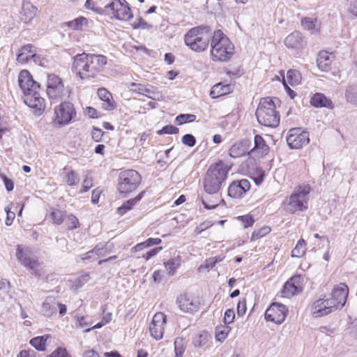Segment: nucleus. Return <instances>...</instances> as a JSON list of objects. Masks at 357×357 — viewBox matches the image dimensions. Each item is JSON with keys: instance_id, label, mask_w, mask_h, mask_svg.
<instances>
[{"instance_id": "1", "label": "nucleus", "mask_w": 357, "mask_h": 357, "mask_svg": "<svg viewBox=\"0 0 357 357\" xmlns=\"http://www.w3.org/2000/svg\"><path fill=\"white\" fill-rule=\"evenodd\" d=\"M107 63L105 56L82 53L74 57L73 67L77 75L85 79L96 77L103 71Z\"/></svg>"}, {"instance_id": "2", "label": "nucleus", "mask_w": 357, "mask_h": 357, "mask_svg": "<svg viewBox=\"0 0 357 357\" xmlns=\"http://www.w3.org/2000/svg\"><path fill=\"white\" fill-rule=\"evenodd\" d=\"M18 82L24 95L25 104L35 109L37 115H40L45 109V100L38 92L39 84L33 79L30 73L26 70L20 73Z\"/></svg>"}, {"instance_id": "3", "label": "nucleus", "mask_w": 357, "mask_h": 357, "mask_svg": "<svg viewBox=\"0 0 357 357\" xmlns=\"http://www.w3.org/2000/svg\"><path fill=\"white\" fill-rule=\"evenodd\" d=\"M230 169L231 167L222 160L211 165L203 179V186L206 193L218 195L225 184Z\"/></svg>"}, {"instance_id": "4", "label": "nucleus", "mask_w": 357, "mask_h": 357, "mask_svg": "<svg viewBox=\"0 0 357 357\" xmlns=\"http://www.w3.org/2000/svg\"><path fill=\"white\" fill-rule=\"evenodd\" d=\"M211 58L215 62H227L234 54V45L220 29L213 33Z\"/></svg>"}, {"instance_id": "5", "label": "nucleus", "mask_w": 357, "mask_h": 357, "mask_svg": "<svg viewBox=\"0 0 357 357\" xmlns=\"http://www.w3.org/2000/svg\"><path fill=\"white\" fill-rule=\"evenodd\" d=\"M213 33L209 26H199L190 29L184 36V42L191 50L202 52L211 42Z\"/></svg>"}, {"instance_id": "6", "label": "nucleus", "mask_w": 357, "mask_h": 357, "mask_svg": "<svg viewBox=\"0 0 357 357\" xmlns=\"http://www.w3.org/2000/svg\"><path fill=\"white\" fill-rule=\"evenodd\" d=\"M259 124L268 127L276 128L280 123V114L276 110V106L272 98H262L255 113Z\"/></svg>"}, {"instance_id": "7", "label": "nucleus", "mask_w": 357, "mask_h": 357, "mask_svg": "<svg viewBox=\"0 0 357 357\" xmlns=\"http://www.w3.org/2000/svg\"><path fill=\"white\" fill-rule=\"evenodd\" d=\"M310 192V188L308 185L299 186L296 188L291 195L287 199L286 210L291 213L298 211H305L307 208Z\"/></svg>"}, {"instance_id": "8", "label": "nucleus", "mask_w": 357, "mask_h": 357, "mask_svg": "<svg viewBox=\"0 0 357 357\" xmlns=\"http://www.w3.org/2000/svg\"><path fill=\"white\" fill-rule=\"evenodd\" d=\"M74 105L70 102H62L54 107V118L52 121L54 127L61 128L68 125L76 117Z\"/></svg>"}, {"instance_id": "9", "label": "nucleus", "mask_w": 357, "mask_h": 357, "mask_svg": "<svg viewBox=\"0 0 357 357\" xmlns=\"http://www.w3.org/2000/svg\"><path fill=\"white\" fill-rule=\"evenodd\" d=\"M141 182V176L134 169H126L119 176L118 190L121 194H128L135 190Z\"/></svg>"}, {"instance_id": "10", "label": "nucleus", "mask_w": 357, "mask_h": 357, "mask_svg": "<svg viewBox=\"0 0 357 357\" xmlns=\"http://www.w3.org/2000/svg\"><path fill=\"white\" fill-rule=\"evenodd\" d=\"M102 9L104 13L119 20L126 21L132 17L130 8L125 0H112Z\"/></svg>"}, {"instance_id": "11", "label": "nucleus", "mask_w": 357, "mask_h": 357, "mask_svg": "<svg viewBox=\"0 0 357 357\" xmlns=\"http://www.w3.org/2000/svg\"><path fill=\"white\" fill-rule=\"evenodd\" d=\"M47 94L50 99H62L68 94L62 80L57 75L52 74L47 76Z\"/></svg>"}, {"instance_id": "12", "label": "nucleus", "mask_w": 357, "mask_h": 357, "mask_svg": "<svg viewBox=\"0 0 357 357\" xmlns=\"http://www.w3.org/2000/svg\"><path fill=\"white\" fill-rule=\"evenodd\" d=\"M287 143L291 149H299L310 142L309 134L300 128H291L287 136Z\"/></svg>"}, {"instance_id": "13", "label": "nucleus", "mask_w": 357, "mask_h": 357, "mask_svg": "<svg viewBox=\"0 0 357 357\" xmlns=\"http://www.w3.org/2000/svg\"><path fill=\"white\" fill-rule=\"evenodd\" d=\"M349 288L344 283L335 286L328 298L335 310L341 309L346 303Z\"/></svg>"}, {"instance_id": "14", "label": "nucleus", "mask_w": 357, "mask_h": 357, "mask_svg": "<svg viewBox=\"0 0 357 357\" xmlns=\"http://www.w3.org/2000/svg\"><path fill=\"white\" fill-rule=\"evenodd\" d=\"M166 322L167 316L164 313L157 312L154 314L149 324V331L151 335L156 340L163 337Z\"/></svg>"}, {"instance_id": "15", "label": "nucleus", "mask_w": 357, "mask_h": 357, "mask_svg": "<svg viewBox=\"0 0 357 357\" xmlns=\"http://www.w3.org/2000/svg\"><path fill=\"white\" fill-rule=\"evenodd\" d=\"M58 310L59 314L63 315L66 312L67 307L66 305L58 302L54 296H47L42 304L41 312L45 317H51L56 314Z\"/></svg>"}, {"instance_id": "16", "label": "nucleus", "mask_w": 357, "mask_h": 357, "mask_svg": "<svg viewBox=\"0 0 357 357\" xmlns=\"http://www.w3.org/2000/svg\"><path fill=\"white\" fill-rule=\"evenodd\" d=\"M287 309L285 305L273 303L266 310L265 319L267 321H272L275 324L282 323L287 316Z\"/></svg>"}, {"instance_id": "17", "label": "nucleus", "mask_w": 357, "mask_h": 357, "mask_svg": "<svg viewBox=\"0 0 357 357\" xmlns=\"http://www.w3.org/2000/svg\"><path fill=\"white\" fill-rule=\"evenodd\" d=\"M16 255L18 261L31 270L34 271L39 266L37 258L29 248L18 246Z\"/></svg>"}, {"instance_id": "18", "label": "nucleus", "mask_w": 357, "mask_h": 357, "mask_svg": "<svg viewBox=\"0 0 357 357\" xmlns=\"http://www.w3.org/2000/svg\"><path fill=\"white\" fill-rule=\"evenodd\" d=\"M303 289V279L300 275H295L287 281L281 291V296L284 298H291L301 292Z\"/></svg>"}, {"instance_id": "19", "label": "nucleus", "mask_w": 357, "mask_h": 357, "mask_svg": "<svg viewBox=\"0 0 357 357\" xmlns=\"http://www.w3.org/2000/svg\"><path fill=\"white\" fill-rule=\"evenodd\" d=\"M250 189V183L248 179H241L233 181L229 186L227 194L234 199L243 197Z\"/></svg>"}, {"instance_id": "20", "label": "nucleus", "mask_w": 357, "mask_h": 357, "mask_svg": "<svg viewBox=\"0 0 357 357\" xmlns=\"http://www.w3.org/2000/svg\"><path fill=\"white\" fill-rule=\"evenodd\" d=\"M335 311L328 298H319L315 301L311 307V312L314 317L326 316Z\"/></svg>"}, {"instance_id": "21", "label": "nucleus", "mask_w": 357, "mask_h": 357, "mask_svg": "<svg viewBox=\"0 0 357 357\" xmlns=\"http://www.w3.org/2000/svg\"><path fill=\"white\" fill-rule=\"evenodd\" d=\"M177 303L180 309L185 312H193L199 307L197 298L186 294L178 296Z\"/></svg>"}, {"instance_id": "22", "label": "nucleus", "mask_w": 357, "mask_h": 357, "mask_svg": "<svg viewBox=\"0 0 357 357\" xmlns=\"http://www.w3.org/2000/svg\"><path fill=\"white\" fill-rule=\"evenodd\" d=\"M250 142L243 139L234 143L229 149V155L233 158H237L250 153Z\"/></svg>"}, {"instance_id": "23", "label": "nucleus", "mask_w": 357, "mask_h": 357, "mask_svg": "<svg viewBox=\"0 0 357 357\" xmlns=\"http://www.w3.org/2000/svg\"><path fill=\"white\" fill-rule=\"evenodd\" d=\"M284 44L289 48L300 49L304 47L305 42L302 34L298 31H294L286 37Z\"/></svg>"}, {"instance_id": "24", "label": "nucleus", "mask_w": 357, "mask_h": 357, "mask_svg": "<svg viewBox=\"0 0 357 357\" xmlns=\"http://www.w3.org/2000/svg\"><path fill=\"white\" fill-rule=\"evenodd\" d=\"M38 8L29 2L23 3L20 12V19L24 23H29L36 17Z\"/></svg>"}, {"instance_id": "25", "label": "nucleus", "mask_w": 357, "mask_h": 357, "mask_svg": "<svg viewBox=\"0 0 357 357\" xmlns=\"http://www.w3.org/2000/svg\"><path fill=\"white\" fill-rule=\"evenodd\" d=\"M99 98L103 101L102 107L105 110H113L115 109V102L112 94L105 88H100L98 90Z\"/></svg>"}, {"instance_id": "26", "label": "nucleus", "mask_w": 357, "mask_h": 357, "mask_svg": "<svg viewBox=\"0 0 357 357\" xmlns=\"http://www.w3.org/2000/svg\"><path fill=\"white\" fill-rule=\"evenodd\" d=\"M310 103L317 108L326 107L332 109L333 107V102L328 98L324 94L317 93L310 99Z\"/></svg>"}, {"instance_id": "27", "label": "nucleus", "mask_w": 357, "mask_h": 357, "mask_svg": "<svg viewBox=\"0 0 357 357\" xmlns=\"http://www.w3.org/2000/svg\"><path fill=\"white\" fill-rule=\"evenodd\" d=\"M317 63L321 70L327 72L330 70L332 63V56L327 52H321L317 59Z\"/></svg>"}, {"instance_id": "28", "label": "nucleus", "mask_w": 357, "mask_h": 357, "mask_svg": "<svg viewBox=\"0 0 357 357\" xmlns=\"http://www.w3.org/2000/svg\"><path fill=\"white\" fill-rule=\"evenodd\" d=\"M144 194V192H142L135 198L130 199L125 202L120 207L117 208V213L120 215H123L128 211H130L133 208V206L141 200Z\"/></svg>"}, {"instance_id": "29", "label": "nucleus", "mask_w": 357, "mask_h": 357, "mask_svg": "<svg viewBox=\"0 0 357 357\" xmlns=\"http://www.w3.org/2000/svg\"><path fill=\"white\" fill-rule=\"evenodd\" d=\"M231 86L229 84H222L218 83L215 84L210 92V96L212 98H217L231 92Z\"/></svg>"}, {"instance_id": "30", "label": "nucleus", "mask_w": 357, "mask_h": 357, "mask_svg": "<svg viewBox=\"0 0 357 357\" xmlns=\"http://www.w3.org/2000/svg\"><path fill=\"white\" fill-rule=\"evenodd\" d=\"M104 245L99 244L97 245L93 250L87 252L82 255V260H86L89 259H96L100 256H103Z\"/></svg>"}, {"instance_id": "31", "label": "nucleus", "mask_w": 357, "mask_h": 357, "mask_svg": "<svg viewBox=\"0 0 357 357\" xmlns=\"http://www.w3.org/2000/svg\"><path fill=\"white\" fill-rule=\"evenodd\" d=\"M88 20L84 17H79L73 20L66 22L63 24L73 30H82L84 25H86Z\"/></svg>"}, {"instance_id": "32", "label": "nucleus", "mask_w": 357, "mask_h": 357, "mask_svg": "<svg viewBox=\"0 0 357 357\" xmlns=\"http://www.w3.org/2000/svg\"><path fill=\"white\" fill-rule=\"evenodd\" d=\"M164 264L168 275L172 276L174 275L176 269L180 266L181 260L179 257H174L169 259L167 261L165 262Z\"/></svg>"}, {"instance_id": "33", "label": "nucleus", "mask_w": 357, "mask_h": 357, "mask_svg": "<svg viewBox=\"0 0 357 357\" xmlns=\"http://www.w3.org/2000/svg\"><path fill=\"white\" fill-rule=\"evenodd\" d=\"M255 146L250 151H259L261 153H266L268 151V146L266 144V142L261 135H257L254 139Z\"/></svg>"}, {"instance_id": "34", "label": "nucleus", "mask_w": 357, "mask_h": 357, "mask_svg": "<svg viewBox=\"0 0 357 357\" xmlns=\"http://www.w3.org/2000/svg\"><path fill=\"white\" fill-rule=\"evenodd\" d=\"M306 245L307 244L305 240L300 239L297 242L295 248L292 250L291 257L298 258L302 257L306 252Z\"/></svg>"}, {"instance_id": "35", "label": "nucleus", "mask_w": 357, "mask_h": 357, "mask_svg": "<svg viewBox=\"0 0 357 357\" xmlns=\"http://www.w3.org/2000/svg\"><path fill=\"white\" fill-rule=\"evenodd\" d=\"M161 242H162V240L160 238H149L147 240H146L145 241L137 244L133 248V249H135V250L136 252H137V251H140V250H143L144 248H149V247H151V246H153V245H158Z\"/></svg>"}, {"instance_id": "36", "label": "nucleus", "mask_w": 357, "mask_h": 357, "mask_svg": "<svg viewBox=\"0 0 357 357\" xmlns=\"http://www.w3.org/2000/svg\"><path fill=\"white\" fill-rule=\"evenodd\" d=\"M49 335L38 336L30 340V344L36 349L38 351H44L45 349V343Z\"/></svg>"}, {"instance_id": "37", "label": "nucleus", "mask_w": 357, "mask_h": 357, "mask_svg": "<svg viewBox=\"0 0 357 357\" xmlns=\"http://www.w3.org/2000/svg\"><path fill=\"white\" fill-rule=\"evenodd\" d=\"M345 98L348 102L357 107V87L348 86L345 92Z\"/></svg>"}, {"instance_id": "38", "label": "nucleus", "mask_w": 357, "mask_h": 357, "mask_svg": "<svg viewBox=\"0 0 357 357\" xmlns=\"http://www.w3.org/2000/svg\"><path fill=\"white\" fill-rule=\"evenodd\" d=\"M287 81L291 86L298 84L301 80V73L296 70H289L287 73Z\"/></svg>"}, {"instance_id": "39", "label": "nucleus", "mask_w": 357, "mask_h": 357, "mask_svg": "<svg viewBox=\"0 0 357 357\" xmlns=\"http://www.w3.org/2000/svg\"><path fill=\"white\" fill-rule=\"evenodd\" d=\"M301 24L305 29L308 31L318 29V21L316 18L304 17L301 20Z\"/></svg>"}, {"instance_id": "40", "label": "nucleus", "mask_w": 357, "mask_h": 357, "mask_svg": "<svg viewBox=\"0 0 357 357\" xmlns=\"http://www.w3.org/2000/svg\"><path fill=\"white\" fill-rule=\"evenodd\" d=\"M65 217V225L68 229L73 230L79 227V222L76 216L73 214H68Z\"/></svg>"}, {"instance_id": "41", "label": "nucleus", "mask_w": 357, "mask_h": 357, "mask_svg": "<svg viewBox=\"0 0 357 357\" xmlns=\"http://www.w3.org/2000/svg\"><path fill=\"white\" fill-rule=\"evenodd\" d=\"M230 329L227 326H217L215 328V338L218 341L223 342L227 337Z\"/></svg>"}, {"instance_id": "42", "label": "nucleus", "mask_w": 357, "mask_h": 357, "mask_svg": "<svg viewBox=\"0 0 357 357\" xmlns=\"http://www.w3.org/2000/svg\"><path fill=\"white\" fill-rule=\"evenodd\" d=\"M65 181L70 186H74L79 182V175L73 170L66 173L65 176Z\"/></svg>"}, {"instance_id": "43", "label": "nucleus", "mask_w": 357, "mask_h": 357, "mask_svg": "<svg viewBox=\"0 0 357 357\" xmlns=\"http://www.w3.org/2000/svg\"><path fill=\"white\" fill-rule=\"evenodd\" d=\"M66 213L60 210H54L50 213V218H52L53 223L57 225H60L64 221Z\"/></svg>"}, {"instance_id": "44", "label": "nucleus", "mask_w": 357, "mask_h": 357, "mask_svg": "<svg viewBox=\"0 0 357 357\" xmlns=\"http://www.w3.org/2000/svg\"><path fill=\"white\" fill-rule=\"evenodd\" d=\"M143 95L155 100H158L162 97L161 93L158 91H154L153 87L151 85L146 86L144 93Z\"/></svg>"}, {"instance_id": "45", "label": "nucleus", "mask_w": 357, "mask_h": 357, "mask_svg": "<svg viewBox=\"0 0 357 357\" xmlns=\"http://www.w3.org/2000/svg\"><path fill=\"white\" fill-rule=\"evenodd\" d=\"M196 119V115L191 114H181L176 118V121L178 125H181L185 123H190L195 121Z\"/></svg>"}, {"instance_id": "46", "label": "nucleus", "mask_w": 357, "mask_h": 357, "mask_svg": "<svg viewBox=\"0 0 357 357\" xmlns=\"http://www.w3.org/2000/svg\"><path fill=\"white\" fill-rule=\"evenodd\" d=\"M271 230V228L268 226H264L259 229H255L252 233V239L255 240L264 237L269 234Z\"/></svg>"}, {"instance_id": "47", "label": "nucleus", "mask_w": 357, "mask_h": 357, "mask_svg": "<svg viewBox=\"0 0 357 357\" xmlns=\"http://www.w3.org/2000/svg\"><path fill=\"white\" fill-rule=\"evenodd\" d=\"M347 10L348 13L357 18V0H347Z\"/></svg>"}, {"instance_id": "48", "label": "nucleus", "mask_w": 357, "mask_h": 357, "mask_svg": "<svg viewBox=\"0 0 357 357\" xmlns=\"http://www.w3.org/2000/svg\"><path fill=\"white\" fill-rule=\"evenodd\" d=\"M208 340L207 334H201L196 337L193 340V344L196 347H202L206 344Z\"/></svg>"}, {"instance_id": "49", "label": "nucleus", "mask_w": 357, "mask_h": 357, "mask_svg": "<svg viewBox=\"0 0 357 357\" xmlns=\"http://www.w3.org/2000/svg\"><path fill=\"white\" fill-rule=\"evenodd\" d=\"M20 51L23 52L24 54L29 56L30 59H33L36 56L35 47L31 44L24 45L20 49Z\"/></svg>"}, {"instance_id": "50", "label": "nucleus", "mask_w": 357, "mask_h": 357, "mask_svg": "<svg viewBox=\"0 0 357 357\" xmlns=\"http://www.w3.org/2000/svg\"><path fill=\"white\" fill-rule=\"evenodd\" d=\"M179 131L178 128L172 125H167L158 131V134H176Z\"/></svg>"}, {"instance_id": "51", "label": "nucleus", "mask_w": 357, "mask_h": 357, "mask_svg": "<svg viewBox=\"0 0 357 357\" xmlns=\"http://www.w3.org/2000/svg\"><path fill=\"white\" fill-rule=\"evenodd\" d=\"M182 142L185 145L192 147L196 144L195 137L191 134H185L182 137Z\"/></svg>"}, {"instance_id": "52", "label": "nucleus", "mask_w": 357, "mask_h": 357, "mask_svg": "<svg viewBox=\"0 0 357 357\" xmlns=\"http://www.w3.org/2000/svg\"><path fill=\"white\" fill-rule=\"evenodd\" d=\"M128 88L130 89V91L143 95L144 93L146 86L142 84L132 82L129 84Z\"/></svg>"}, {"instance_id": "53", "label": "nucleus", "mask_w": 357, "mask_h": 357, "mask_svg": "<svg viewBox=\"0 0 357 357\" xmlns=\"http://www.w3.org/2000/svg\"><path fill=\"white\" fill-rule=\"evenodd\" d=\"M238 218L242 222L245 228L252 226L255 222V220L251 215H242Z\"/></svg>"}, {"instance_id": "54", "label": "nucleus", "mask_w": 357, "mask_h": 357, "mask_svg": "<svg viewBox=\"0 0 357 357\" xmlns=\"http://www.w3.org/2000/svg\"><path fill=\"white\" fill-rule=\"evenodd\" d=\"M93 187V181L91 178H89L88 176L83 181L82 189L79 191V193H84L89 191Z\"/></svg>"}, {"instance_id": "55", "label": "nucleus", "mask_w": 357, "mask_h": 357, "mask_svg": "<svg viewBox=\"0 0 357 357\" xmlns=\"http://www.w3.org/2000/svg\"><path fill=\"white\" fill-rule=\"evenodd\" d=\"M235 318V313L234 310L227 309L225 312L224 321L226 324L233 322Z\"/></svg>"}, {"instance_id": "56", "label": "nucleus", "mask_w": 357, "mask_h": 357, "mask_svg": "<svg viewBox=\"0 0 357 357\" xmlns=\"http://www.w3.org/2000/svg\"><path fill=\"white\" fill-rule=\"evenodd\" d=\"M245 298H241L237 304V313L239 316H243L246 312Z\"/></svg>"}, {"instance_id": "57", "label": "nucleus", "mask_w": 357, "mask_h": 357, "mask_svg": "<svg viewBox=\"0 0 357 357\" xmlns=\"http://www.w3.org/2000/svg\"><path fill=\"white\" fill-rule=\"evenodd\" d=\"M162 250V247H157V248H153L151 250H149L148 252H146L145 255H144L142 256V257L144 259H145V260L148 261L151 257L157 255L158 254V252L160 251H161Z\"/></svg>"}, {"instance_id": "58", "label": "nucleus", "mask_w": 357, "mask_h": 357, "mask_svg": "<svg viewBox=\"0 0 357 357\" xmlns=\"http://www.w3.org/2000/svg\"><path fill=\"white\" fill-rule=\"evenodd\" d=\"M202 202L205 208L213 209V208H215V207H217L220 203H224L225 202H224L223 199L219 198L215 203L214 202L213 204H209V203L206 202V201L202 197Z\"/></svg>"}, {"instance_id": "59", "label": "nucleus", "mask_w": 357, "mask_h": 357, "mask_svg": "<svg viewBox=\"0 0 357 357\" xmlns=\"http://www.w3.org/2000/svg\"><path fill=\"white\" fill-rule=\"evenodd\" d=\"M48 357H70L66 349L59 348L52 352Z\"/></svg>"}, {"instance_id": "60", "label": "nucleus", "mask_w": 357, "mask_h": 357, "mask_svg": "<svg viewBox=\"0 0 357 357\" xmlns=\"http://www.w3.org/2000/svg\"><path fill=\"white\" fill-rule=\"evenodd\" d=\"M104 134V132L99 128H93L91 132L92 139L96 142H99Z\"/></svg>"}, {"instance_id": "61", "label": "nucleus", "mask_w": 357, "mask_h": 357, "mask_svg": "<svg viewBox=\"0 0 357 357\" xmlns=\"http://www.w3.org/2000/svg\"><path fill=\"white\" fill-rule=\"evenodd\" d=\"M211 226L212 224L211 222H204L195 227V232L197 234H200L203 231L211 227Z\"/></svg>"}, {"instance_id": "62", "label": "nucleus", "mask_w": 357, "mask_h": 357, "mask_svg": "<svg viewBox=\"0 0 357 357\" xmlns=\"http://www.w3.org/2000/svg\"><path fill=\"white\" fill-rule=\"evenodd\" d=\"M5 211L6 212V225L10 226L13 223L15 215L14 212L10 211L8 207H6Z\"/></svg>"}, {"instance_id": "63", "label": "nucleus", "mask_w": 357, "mask_h": 357, "mask_svg": "<svg viewBox=\"0 0 357 357\" xmlns=\"http://www.w3.org/2000/svg\"><path fill=\"white\" fill-rule=\"evenodd\" d=\"M0 176L1 177V178L3 181L6 189L8 192L12 191L14 188L13 181L12 180L9 179L8 178H7L5 175H0Z\"/></svg>"}, {"instance_id": "64", "label": "nucleus", "mask_w": 357, "mask_h": 357, "mask_svg": "<svg viewBox=\"0 0 357 357\" xmlns=\"http://www.w3.org/2000/svg\"><path fill=\"white\" fill-rule=\"evenodd\" d=\"M102 0H86V7L89 9L97 10L102 9V8H96Z\"/></svg>"}]
</instances>
